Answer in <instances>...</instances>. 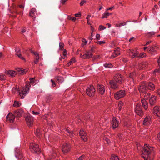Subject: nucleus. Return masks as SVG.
<instances>
[{
  "label": "nucleus",
  "instance_id": "f257e3e1",
  "mask_svg": "<svg viewBox=\"0 0 160 160\" xmlns=\"http://www.w3.org/2000/svg\"><path fill=\"white\" fill-rule=\"evenodd\" d=\"M142 152L141 156L144 159V160H147V158H149L151 160L153 159L154 152L153 147L147 144L144 145L143 147Z\"/></svg>",
  "mask_w": 160,
  "mask_h": 160
},
{
  "label": "nucleus",
  "instance_id": "f03ea898",
  "mask_svg": "<svg viewBox=\"0 0 160 160\" xmlns=\"http://www.w3.org/2000/svg\"><path fill=\"white\" fill-rule=\"evenodd\" d=\"M138 89L139 91L142 93L141 95H143L144 97L146 96L147 97H149L150 94L149 93H148V89L147 88V86H146V83H143L138 88ZM148 98V97H146Z\"/></svg>",
  "mask_w": 160,
  "mask_h": 160
},
{
  "label": "nucleus",
  "instance_id": "7ed1b4c3",
  "mask_svg": "<svg viewBox=\"0 0 160 160\" xmlns=\"http://www.w3.org/2000/svg\"><path fill=\"white\" fill-rule=\"evenodd\" d=\"M29 148L32 153L39 154L41 152L38 144L35 143H31L29 145Z\"/></svg>",
  "mask_w": 160,
  "mask_h": 160
},
{
  "label": "nucleus",
  "instance_id": "20e7f679",
  "mask_svg": "<svg viewBox=\"0 0 160 160\" xmlns=\"http://www.w3.org/2000/svg\"><path fill=\"white\" fill-rule=\"evenodd\" d=\"M87 94L90 97L93 96L95 93V90L93 86L91 85L86 90Z\"/></svg>",
  "mask_w": 160,
  "mask_h": 160
},
{
  "label": "nucleus",
  "instance_id": "39448f33",
  "mask_svg": "<svg viewBox=\"0 0 160 160\" xmlns=\"http://www.w3.org/2000/svg\"><path fill=\"white\" fill-rule=\"evenodd\" d=\"M125 94V92L124 90H119L115 93L114 97L115 99L118 100L124 97Z\"/></svg>",
  "mask_w": 160,
  "mask_h": 160
},
{
  "label": "nucleus",
  "instance_id": "423d86ee",
  "mask_svg": "<svg viewBox=\"0 0 160 160\" xmlns=\"http://www.w3.org/2000/svg\"><path fill=\"white\" fill-rule=\"evenodd\" d=\"M26 88H23L21 92H19V95L22 99L24 98L23 96H25L26 94L27 93L28 90H29V88L30 87V85L29 83L26 84L25 85Z\"/></svg>",
  "mask_w": 160,
  "mask_h": 160
},
{
  "label": "nucleus",
  "instance_id": "0eeeda50",
  "mask_svg": "<svg viewBox=\"0 0 160 160\" xmlns=\"http://www.w3.org/2000/svg\"><path fill=\"white\" fill-rule=\"evenodd\" d=\"M135 112L139 116H142L143 114V112L142 106L140 104H137L135 108Z\"/></svg>",
  "mask_w": 160,
  "mask_h": 160
},
{
  "label": "nucleus",
  "instance_id": "6e6552de",
  "mask_svg": "<svg viewBox=\"0 0 160 160\" xmlns=\"http://www.w3.org/2000/svg\"><path fill=\"white\" fill-rule=\"evenodd\" d=\"M71 146L70 144L67 143H64L62 148V152L64 154H66L68 153L70 150Z\"/></svg>",
  "mask_w": 160,
  "mask_h": 160
},
{
  "label": "nucleus",
  "instance_id": "1a4fd4ad",
  "mask_svg": "<svg viewBox=\"0 0 160 160\" xmlns=\"http://www.w3.org/2000/svg\"><path fill=\"white\" fill-rule=\"evenodd\" d=\"M114 79L116 82L122 83L123 80L122 76L120 74H117L114 76Z\"/></svg>",
  "mask_w": 160,
  "mask_h": 160
},
{
  "label": "nucleus",
  "instance_id": "9d476101",
  "mask_svg": "<svg viewBox=\"0 0 160 160\" xmlns=\"http://www.w3.org/2000/svg\"><path fill=\"white\" fill-rule=\"evenodd\" d=\"M25 119L28 126L29 127H32L33 123L32 117L29 116H27L26 118Z\"/></svg>",
  "mask_w": 160,
  "mask_h": 160
},
{
  "label": "nucleus",
  "instance_id": "9b49d317",
  "mask_svg": "<svg viewBox=\"0 0 160 160\" xmlns=\"http://www.w3.org/2000/svg\"><path fill=\"white\" fill-rule=\"evenodd\" d=\"M15 118V116L12 113H9L7 116L6 120L7 121H9L10 122H12L14 121Z\"/></svg>",
  "mask_w": 160,
  "mask_h": 160
},
{
  "label": "nucleus",
  "instance_id": "f8f14e48",
  "mask_svg": "<svg viewBox=\"0 0 160 160\" xmlns=\"http://www.w3.org/2000/svg\"><path fill=\"white\" fill-rule=\"evenodd\" d=\"M120 49L119 48H115L113 54L111 56L110 58H113L119 55L120 54Z\"/></svg>",
  "mask_w": 160,
  "mask_h": 160
},
{
  "label": "nucleus",
  "instance_id": "ddd939ff",
  "mask_svg": "<svg viewBox=\"0 0 160 160\" xmlns=\"http://www.w3.org/2000/svg\"><path fill=\"white\" fill-rule=\"evenodd\" d=\"M137 51H134L133 50H129L128 51L129 56L131 58H136L137 56Z\"/></svg>",
  "mask_w": 160,
  "mask_h": 160
},
{
  "label": "nucleus",
  "instance_id": "4468645a",
  "mask_svg": "<svg viewBox=\"0 0 160 160\" xmlns=\"http://www.w3.org/2000/svg\"><path fill=\"white\" fill-rule=\"evenodd\" d=\"M80 135L81 137L84 141H86L87 140V136L86 133L83 130H81L79 132Z\"/></svg>",
  "mask_w": 160,
  "mask_h": 160
},
{
  "label": "nucleus",
  "instance_id": "2eb2a0df",
  "mask_svg": "<svg viewBox=\"0 0 160 160\" xmlns=\"http://www.w3.org/2000/svg\"><path fill=\"white\" fill-rule=\"evenodd\" d=\"M19 8L18 6L14 5L13 7L12 11H11V13L21 14L22 13V12L21 11H19Z\"/></svg>",
  "mask_w": 160,
  "mask_h": 160
},
{
  "label": "nucleus",
  "instance_id": "dca6fc26",
  "mask_svg": "<svg viewBox=\"0 0 160 160\" xmlns=\"http://www.w3.org/2000/svg\"><path fill=\"white\" fill-rule=\"evenodd\" d=\"M16 54L20 59L25 60V59L21 54V50L18 48H17L15 49Z\"/></svg>",
  "mask_w": 160,
  "mask_h": 160
},
{
  "label": "nucleus",
  "instance_id": "f3484780",
  "mask_svg": "<svg viewBox=\"0 0 160 160\" xmlns=\"http://www.w3.org/2000/svg\"><path fill=\"white\" fill-rule=\"evenodd\" d=\"M118 122L115 118L114 117L112 119V127L114 129L118 127Z\"/></svg>",
  "mask_w": 160,
  "mask_h": 160
},
{
  "label": "nucleus",
  "instance_id": "a211bd4d",
  "mask_svg": "<svg viewBox=\"0 0 160 160\" xmlns=\"http://www.w3.org/2000/svg\"><path fill=\"white\" fill-rule=\"evenodd\" d=\"M16 156L17 157H18L19 159H20L23 158L24 157L23 153L20 150L17 149L16 150Z\"/></svg>",
  "mask_w": 160,
  "mask_h": 160
},
{
  "label": "nucleus",
  "instance_id": "6ab92c4d",
  "mask_svg": "<svg viewBox=\"0 0 160 160\" xmlns=\"http://www.w3.org/2000/svg\"><path fill=\"white\" fill-rule=\"evenodd\" d=\"M147 88L148 90H154L155 89L154 85L151 82H148L146 83Z\"/></svg>",
  "mask_w": 160,
  "mask_h": 160
},
{
  "label": "nucleus",
  "instance_id": "aec40b11",
  "mask_svg": "<svg viewBox=\"0 0 160 160\" xmlns=\"http://www.w3.org/2000/svg\"><path fill=\"white\" fill-rule=\"evenodd\" d=\"M150 117H146L143 121V125H148L151 122Z\"/></svg>",
  "mask_w": 160,
  "mask_h": 160
},
{
  "label": "nucleus",
  "instance_id": "412c9836",
  "mask_svg": "<svg viewBox=\"0 0 160 160\" xmlns=\"http://www.w3.org/2000/svg\"><path fill=\"white\" fill-rule=\"evenodd\" d=\"M97 88L99 93H101V94H103L104 93L105 90L103 86L99 85L98 86Z\"/></svg>",
  "mask_w": 160,
  "mask_h": 160
},
{
  "label": "nucleus",
  "instance_id": "4be33fe9",
  "mask_svg": "<svg viewBox=\"0 0 160 160\" xmlns=\"http://www.w3.org/2000/svg\"><path fill=\"white\" fill-rule=\"evenodd\" d=\"M23 111L22 109H18L14 111V114L18 117H20L22 115Z\"/></svg>",
  "mask_w": 160,
  "mask_h": 160
},
{
  "label": "nucleus",
  "instance_id": "5701e85b",
  "mask_svg": "<svg viewBox=\"0 0 160 160\" xmlns=\"http://www.w3.org/2000/svg\"><path fill=\"white\" fill-rule=\"evenodd\" d=\"M36 10L35 8H32L30 12L29 16L32 18H35L36 17Z\"/></svg>",
  "mask_w": 160,
  "mask_h": 160
},
{
  "label": "nucleus",
  "instance_id": "b1692460",
  "mask_svg": "<svg viewBox=\"0 0 160 160\" xmlns=\"http://www.w3.org/2000/svg\"><path fill=\"white\" fill-rule=\"evenodd\" d=\"M153 113L158 116H160V115L158 114V113L160 112V108L158 106H155L153 109Z\"/></svg>",
  "mask_w": 160,
  "mask_h": 160
},
{
  "label": "nucleus",
  "instance_id": "393cba45",
  "mask_svg": "<svg viewBox=\"0 0 160 160\" xmlns=\"http://www.w3.org/2000/svg\"><path fill=\"white\" fill-rule=\"evenodd\" d=\"M109 83L111 85V87L113 89H115L118 88V85L114 81H110Z\"/></svg>",
  "mask_w": 160,
  "mask_h": 160
},
{
  "label": "nucleus",
  "instance_id": "a878e982",
  "mask_svg": "<svg viewBox=\"0 0 160 160\" xmlns=\"http://www.w3.org/2000/svg\"><path fill=\"white\" fill-rule=\"evenodd\" d=\"M150 104L151 106H152L156 102V98L155 96L152 95L151 98L149 100Z\"/></svg>",
  "mask_w": 160,
  "mask_h": 160
},
{
  "label": "nucleus",
  "instance_id": "bb28decb",
  "mask_svg": "<svg viewBox=\"0 0 160 160\" xmlns=\"http://www.w3.org/2000/svg\"><path fill=\"white\" fill-rule=\"evenodd\" d=\"M141 102L143 108L145 109H147L148 108V102L145 99L142 100Z\"/></svg>",
  "mask_w": 160,
  "mask_h": 160
},
{
  "label": "nucleus",
  "instance_id": "cd10ccee",
  "mask_svg": "<svg viewBox=\"0 0 160 160\" xmlns=\"http://www.w3.org/2000/svg\"><path fill=\"white\" fill-rule=\"evenodd\" d=\"M6 73L12 77L15 76L16 74V72L15 71H14L10 70L7 71V72H6Z\"/></svg>",
  "mask_w": 160,
  "mask_h": 160
},
{
  "label": "nucleus",
  "instance_id": "c85d7f7f",
  "mask_svg": "<svg viewBox=\"0 0 160 160\" xmlns=\"http://www.w3.org/2000/svg\"><path fill=\"white\" fill-rule=\"evenodd\" d=\"M94 48V47H92L91 50H90L89 51H88L87 52V54L88 56V58H91V57L92 56V52L93 51Z\"/></svg>",
  "mask_w": 160,
  "mask_h": 160
},
{
  "label": "nucleus",
  "instance_id": "c756f323",
  "mask_svg": "<svg viewBox=\"0 0 160 160\" xmlns=\"http://www.w3.org/2000/svg\"><path fill=\"white\" fill-rule=\"evenodd\" d=\"M17 71L20 73L22 74H24L26 73L27 71L25 69H22L21 68H18L17 69Z\"/></svg>",
  "mask_w": 160,
  "mask_h": 160
},
{
  "label": "nucleus",
  "instance_id": "7c9ffc66",
  "mask_svg": "<svg viewBox=\"0 0 160 160\" xmlns=\"http://www.w3.org/2000/svg\"><path fill=\"white\" fill-rule=\"evenodd\" d=\"M65 130L66 132L68 133V134H69V136L70 137L72 138V137H73V134L74 133L73 132L70 131L68 128H65Z\"/></svg>",
  "mask_w": 160,
  "mask_h": 160
},
{
  "label": "nucleus",
  "instance_id": "2f4dec72",
  "mask_svg": "<svg viewBox=\"0 0 160 160\" xmlns=\"http://www.w3.org/2000/svg\"><path fill=\"white\" fill-rule=\"evenodd\" d=\"M67 55V51L66 50H64L63 51V55L64 57L62 56H61L60 58L59 59L60 60H62V59L65 58V57Z\"/></svg>",
  "mask_w": 160,
  "mask_h": 160
},
{
  "label": "nucleus",
  "instance_id": "473e14b6",
  "mask_svg": "<svg viewBox=\"0 0 160 160\" xmlns=\"http://www.w3.org/2000/svg\"><path fill=\"white\" fill-rule=\"evenodd\" d=\"M137 58H142L145 56V54L144 53H141L140 54H139L138 52H137Z\"/></svg>",
  "mask_w": 160,
  "mask_h": 160
},
{
  "label": "nucleus",
  "instance_id": "72a5a7b5",
  "mask_svg": "<svg viewBox=\"0 0 160 160\" xmlns=\"http://www.w3.org/2000/svg\"><path fill=\"white\" fill-rule=\"evenodd\" d=\"M148 64L147 62H144L140 66V68L142 69H144L146 67H148Z\"/></svg>",
  "mask_w": 160,
  "mask_h": 160
},
{
  "label": "nucleus",
  "instance_id": "f704fd0d",
  "mask_svg": "<svg viewBox=\"0 0 160 160\" xmlns=\"http://www.w3.org/2000/svg\"><path fill=\"white\" fill-rule=\"evenodd\" d=\"M111 160H120L117 156H116L114 155H112L111 158Z\"/></svg>",
  "mask_w": 160,
  "mask_h": 160
},
{
  "label": "nucleus",
  "instance_id": "c9c22d12",
  "mask_svg": "<svg viewBox=\"0 0 160 160\" xmlns=\"http://www.w3.org/2000/svg\"><path fill=\"white\" fill-rule=\"evenodd\" d=\"M104 66L107 68H110L112 67V65L111 63H105Z\"/></svg>",
  "mask_w": 160,
  "mask_h": 160
},
{
  "label": "nucleus",
  "instance_id": "e433bc0d",
  "mask_svg": "<svg viewBox=\"0 0 160 160\" xmlns=\"http://www.w3.org/2000/svg\"><path fill=\"white\" fill-rule=\"evenodd\" d=\"M111 14V13H109L108 12L102 15V18H106L108 17V16H109Z\"/></svg>",
  "mask_w": 160,
  "mask_h": 160
},
{
  "label": "nucleus",
  "instance_id": "4c0bfd02",
  "mask_svg": "<svg viewBox=\"0 0 160 160\" xmlns=\"http://www.w3.org/2000/svg\"><path fill=\"white\" fill-rule=\"evenodd\" d=\"M35 133L37 136L40 137L41 135L40 133V130L39 129H37L35 132Z\"/></svg>",
  "mask_w": 160,
  "mask_h": 160
},
{
  "label": "nucleus",
  "instance_id": "58836bf2",
  "mask_svg": "<svg viewBox=\"0 0 160 160\" xmlns=\"http://www.w3.org/2000/svg\"><path fill=\"white\" fill-rule=\"evenodd\" d=\"M75 62V59L74 58H72L69 62L68 63V65L69 66Z\"/></svg>",
  "mask_w": 160,
  "mask_h": 160
},
{
  "label": "nucleus",
  "instance_id": "ea45409f",
  "mask_svg": "<svg viewBox=\"0 0 160 160\" xmlns=\"http://www.w3.org/2000/svg\"><path fill=\"white\" fill-rule=\"evenodd\" d=\"M123 104L121 101H120L118 103L119 109L120 110L122 108Z\"/></svg>",
  "mask_w": 160,
  "mask_h": 160
},
{
  "label": "nucleus",
  "instance_id": "a19ab883",
  "mask_svg": "<svg viewBox=\"0 0 160 160\" xmlns=\"http://www.w3.org/2000/svg\"><path fill=\"white\" fill-rule=\"evenodd\" d=\"M67 18L68 20H72L74 22H75L76 20V18H75L71 17L70 16H68Z\"/></svg>",
  "mask_w": 160,
  "mask_h": 160
},
{
  "label": "nucleus",
  "instance_id": "79ce46f5",
  "mask_svg": "<svg viewBox=\"0 0 160 160\" xmlns=\"http://www.w3.org/2000/svg\"><path fill=\"white\" fill-rule=\"evenodd\" d=\"M29 80L30 81V83L32 84H34L36 82V81L35 80L34 78H30Z\"/></svg>",
  "mask_w": 160,
  "mask_h": 160
},
{
  "label": "nucleus",
  "instance_id": "37998d69",
  "mask_svg": "<svg viewBox=\"0 0 160 160\" xmlns=\"http://www.w3.org/2000/svg\"><path fill=\"white\" fill-rule=\"evenodd\" d=\"M57 80L60 83H62L63 81V79L61 77H58L57 78Z\"/></svg>",
  "mask_w": 160,
  "mask_h": 160
},
{
  "label": "nucleus",
  "instance_id": "c03bdc74",
  "mask_svg": "<svg viewBox=\"0 0 160 160\" xmlns=\"http://www.w3.org/2000/svg\"><path fill=\"white\" fill-rule=\"evenodd\" d=\"M6 79V76L4 75H0V80H4Z\"/></svg>",
  "mask_w": 160,
  "mask_h": 160
},
{
  "label": "nucleus",
  "instance_id": "a18cd8bd",
  "mask_svg": "<svg viewBox=\"0 0 160 160\" xmlns=\"http://www.w3.org/2000/svg\"><path fill=\"white\" fill-rule=\"evenodd\" d=\"M148 50L149 51H151V52H156V50L155 49V48L151 47L150 48L148 49Z\"/></svg>",
  "mask_w": 160,
  "mask_h": 160
},
{
  "label": "nucleus",
  "instance_id": "49530a36",
  "mask_svg": "<svg viewBox=\"0 0 160 160\" xmlns=\"http://www.w3.org/2000/svg\"><path fill=\"white\" fill-rule=\"evenodd\" d=\"M20 106V103L19 102L17 101H15L13 104V106L14 107H18Z\"/></svg>",
  "mask_w": 160,
  "mask_h": 160
},
{
  "label": "nucleus",
  "instance_id": "de8ad7c7",
  "mask_svg": "<svg viewBox=\"0 0 160 160\" xmlns=\"http://www.w3.org/2000/svg\"><path fill=\"white\" fill-rule=\"evenodd\" d=\"M82 41L83 42H84V44H82V47H84V46L86 44L87 42V41L84 38H83L82 39Z\"/></svg>",
  "mask_w": 160,
  "mask_h": 160
},
{
  "label": "nucleus",
  "instance_id": "09e8293b",
  "mask_svg": "<svg viewBox=\"0 0 160 160\" xmlns=\"http://www.w3.org/2000/svg\"><path fill=\"white\" fill-rule=\"evenodd\" d=\"M106 28L103 26L100 25L99 26V29L100 30H102L105 29Z\"/></svg>",
  "mask_w": 160,
  "mask_h": 160
},
{
  "label": "nucleus",
  "instance_id": "8fccbe9b",
  "mask_svg": "<svg viewBox=\"0 0 160 160\" xmlns=\"http://www.w3.org/2000/svg\"><path fill=\"white\" fill-rule=\"evenodd\" d=\"M64 46V44L63 43H59V48L60 49L62 50L63 49Z\"/></svg>",
  "mask_w": 160,
  "mask_h": 160
},
{
  "label": "nucleus",
  "instance_id": "3c124183",
  "mask_svg": "<svg viewBox=\"0 0 160 160\" xmlns=\"http://www.w3.org/2000/svg\"><path fill=\"white\" fill-rule=\"evenodd\" d=\"M39 59V58H35V60L34 61V62L35 64H37L38 63Z\"/></svg>",
  "mask_w": 160,
  "mask_h": 160
},
{
  "label": "nucleus",
  "instance_id": "603ef678",
  "mask_svg": "<svg viewBox=\"0 0 160 160\" xmlns=\"http://www.w3.org/2000/svg\"><path fill=\"white\" fill-rule=\"evenodd\" d=\"M85 158V156L84 155H82L80 156L78 158L79 160H82L84 159Z\"/></svg>",
  "mask_w": 160,
  "mask_h": 160
},
{
  "label": "nucleus",
  "instance_id": "864d4df0",
  "mask_svg": "<svg viewBox=\"0 0 160 160\" xmlns=\"http://www.w3.org/2000/svg\"><path fill=\"white\" fill-rule=\"evenodd\" d=\"M82 58L84 59L88 58V56L87 54H85L84 55H83V56H82Z\"/></svg>",
  "mask_w": 160,
  "mask_h": 160
},
{
  "label": "nucleus",
  "instance_id": "5fc2aeb1",
  "mask_svg": "<svg viewBox=\"0 0 160 160\" xmlns=\"http://www.w3.org/2000/svg\"><path fill=\"white\" fill-rule=\"evenodd\" d=\"M126 24H127L126 22H124L123 23H121L119 24H118V26L119 27H120L121 26L126 25Z\"/></svg>",
  "mask_w": 160,
  "mask_h": 160
},
{
  "label": "nucleus",
  "instance_id": "6e6d98bb",
  "mask_svg": "<svg viewBox=\"0 0 160 160\" xmlns=\"http://www.w3.org/2000/svg\"><path fill=\"white\" fill-rule=\"evenodd\" d=\"M96 43L99 44L101 45L102 44H104L105 43V42L103 41H98L96 42Z\"/></svg>",
  "mask_w": 160,
  "mask_h": 160
},
{
  "label": "nucleus",
  "instance_id": "4d7b16f0",
  "mask_svg": "<svg viewBox=\"0 0 160 160\" xmlns=\"http://www.w3.org/2000/svg\"><path fill=\"white\" fill-rule=\"evenodd\" d=\"M51 82H52V87H54L56 86V84L54 82V81L52 79H51Z\"/></svg>",
  "mask_w": 160,
  "mask_h": 160
},
{
  "label": "nucleus",
  "instance_id": "13d9d810",
  "mask_svg": "<svg viewBox=\"0 0 160 160\" xmlns=\"http://www.w3.org/2000/svg\"><path fill=\"white\" fill-rule=\"evenodd\" d=\"M86 1L84 0H82L80 3V5L81 6H82L84 4L86 3Z\"/></svg>",
  "mask_w": 160,
  "mask_h": 160
},
{
  "label": "nucleus",
  "instance_id": "bf43d9fd",
  "mask_svg": "<svg viewBox=\"0 0 160 160\" xmlns=\"http://www.w3.org/2000/svg\"><path fill=\"white\" fill-rule=\"evenodd\" d=\"M96 37L98 40H99L100 39V35L97 34L96 35Z\"/></svg>",
  "mask_w": 160,
  "mask_h": 160
},
{
  "label": "nucleus",
  "instance_id": "052dcab7",
  "mask_svg": "<svg viewBox=\"0 0 160 160\" xmlns=\"http://www.w3.org/2000/svg\"><path fill=\"white\" fill-rule=\"evenodd\" d=\"M33 54L35 56L36 58L39 57V54L37 52H35Z\"/></svg>",
  "mask_w": 160,
  "mask_h": 160
},
{
  "label": "nucleus",
  "instance_id": "680f3d73",
  "mask_svg": "<svg viewBox=\"0 0 160 160\" xmlns=\"http://www.w3.org/2000/svg\"><path fill=\"white\" fill-rule=\"evenodd\" d=\"M74 15L76 17H80L81 16V14L79 13L75 14Z\"/></svg>",
  "mask_w": 160,
  "mask_h": 160
},
{
  "label": "nucleus",
  "instance_id": "e2e57ef3",
  "mask_svg": "<svg viewBox=\"0 0 160 160\" xmlns=\"http://www.w3.org/2000/svg\"><path fill=\"white\" fill-rule=\"evenodd\" d=\"M155 34V32H149L148 33V35L149 36L150 35H154Z\"/></svg>",
  "mask_w": 160,
  "mask_h": 160
},
{
  "label": "nucleus",
  "instance_id": "0e129e2a",
  "mask_svg": "<svg viewBox=\"0 0 160 160\" xmlns=\"http://www.w3.org/2000/svg\"><path fill=\"white\" fill-rule=\"evenodd\" d=\"M4 56L2 54V53L1 52H0V58H4Z\"/></svg>",
  "mask_w": 160,
  "mask_h": 160
},
{
  "label": "nucleus",
  "instance_id": "69168bd1",
  "mask_svg": "<svg viewBox=\"0 0 160 160\" xmlns=\"http://www.w3.org/2000/svg\"><path fill=\"white\" fill-rule=\"evenodd\" d=\"M32 113L34 115H37L39 114V112H35L34 111H32Z\"/></svg>",
  "mask_w": 160,
  "mask_h": 160
},
{
  "label": "nucleus",
  "instance_id": "338daca9",
  "mask_svg": "<svg viewBox=\"0 0 160 160\" xmlns=\"http://www.w3.org/2000/svg\"><path fill=\"white\" fill-rule=\"evenodd\" d=\"M67 1L68 0H61V2L62 3V4H64L65 3V2Z\"/></svg>",
  "mask_w": 160,
  "mask_h": 160
},
{
  "label": "nucleus",
  "instance_id": "774afa93",
  "mask_svg": "<svg viewBox=\"0 0 160 160\" xmlns=\"http://www.w3.org/2000/svg\"><path fill=\"white\" fill-rule=\"evenodd\" d=\"M156 93L160 96V89L157 90L156 91Z\"/></svg>",
  "mask_w": 160,
  "mask_h": 160
}]
</instances>
